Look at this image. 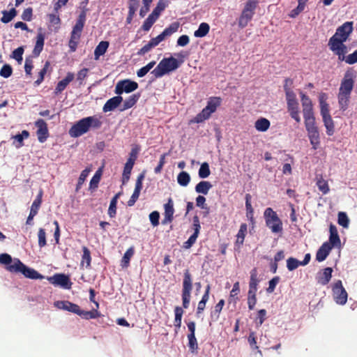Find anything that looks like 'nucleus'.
I'll return each instance as SVG.
<instances>
[{
  "mask_svg": "<svg viewBox=\"0 0 357 357\" xmlns=\"http://www.w3.org/2000/svg\"><path fill=\"white\" fill-rule=\"evenodd\" d=\"M301 98L307 136L312 149L316 150L320 145V135L315 123L312 102L310 98L304 93H301Z\"/></svg>",
  "mask_w": 357,
  "mask_h": 357,
  "instance_id": "obj_1",
  "label": "nucleus"
},
{
  "mask_svg": "<svg viewBox=\"0 0 357 357\" xmlns=\"http://www.w3.org/2000/svg\"><path fill=\"white\" fill-rule=\"evenodd\" d=\"M355 73L352 70H347L342 79L337 94L340 109L344 112L349 107L351 93L354 86Z\"/></svg>",
  "mask_w": 357,
  "mask_h": 357,
  "instance_id": "obj_2",
  "label": "nucleus"
},
{
  "mask_svg": "<svg viewBox=\"0 0 357 357\" xmlns=\"http://www.w3.org/2000/svg\"><path fill=\"white\" fill-rule=\"evenodd\" d=\"M353 22H346L339 26L335 33L329 39L328 45L333 51L341 50L345 47L344 42L347 40L354 30Z\"/></svg>",
  "mask_w": 357,
  "mask_h": 357,
  "instance_id": "obj_3",
  "label": "nucleus"
},
{
  "mask_svg": "<svg viewBox=\"0 0 357 357\" xmlns=\"http://www.w3.org/2000/svg\"><path fill=\"white\" fill-rule=\"evenodd\" d=\"M101 121L96 116L83 118L77 121L69 130L72 137H78L86 133L90 128L98 129L101 127Z\"/></svg>",
  "mask_w": 357,
  "mask_h": 357,
  "instance_id": "obj_4",
  "label": "nucleus"
},
{
  "mask_svg": "<svg viewBox=\"0 0 357 357\" xmlns=\"http://www.w3.org/2000/svg\"><path fill=\"white\" fill-rule=\"evenodd\" d=\"M182 61L179 62L173 56L163 58L158 66L151 71V74L155 78L162 77L165 75L176 70L181 66Z\"/></svg>",
  "mask_w": 357,
  "mask_h": 357,
  "instance_id": "obj_5",
  "label": "nucleus"
},
{
  "mask_svg": "<svg viewBox=\"0 0 357 357\" xmlns=\"http://www.w3.org/2000/svg\"><path fill=\"white\" fill-rule=\"evenodd\" d=\"M222 99L220 97H211L206 106L191 121L193 123H202L210 118L211 115L214 113L217 108L221 105Z\"/></svg>",
  "mask_w": 357,
  "mask_h": 357,
  "instance_id": "obj_6",
  "label": "nucleus"
},
{
  "mask_svg": "<svg viewBox=\"0 0 357 357\" xmlns=\"http://www.w3.org/2000/svg\"><path fill=\"white\" fill-rule=\"evenodd\" d=\"M10 273H21L25 278L32 280H42L44 276L33 268L24 265L19 259H14L13 266L8 268Z\"/></svg>",
  "mask_w": 357,
  "mask_h": 357,
  "instance_id": "obj_7",
  "label": "nucleus"
},
{
  "mask_svg": "<svg viewBox=\"0 0 357 357\" xmlns=\"http://www.w3.org/2000/svg\"><path fill=\"white\" fill-rule=\"evenodd\" d=\"M266 225L272 233H281L283 229L282 222L278 217L277 213L272 208H266L264 212Z\"/></svg>",
  "mask_w": 357,
  "mask_h": 357,
  "instance_id": "obj_8",
  "label": "nucleus"
},
{
  "mask_svg": "<svg viewBox=\"0 0 357 357\" xmlns=\"http://www.w3.org/2000/svg\"><path fill=\"white\" fill-rule=\"evenodd\" d=\"M326 94L323 93L320 96L319 102L321 107V115L323 119L324 126L326 128V133L328 136H331L335 132L334 122L330 114L328 104L324 100Z\"/></svg>",
  "mask_w": 357,
  "mask_h": 357,
  "instance_id": "obj_9",
  "label": "nucleus"
},
{
  "mask_svg": "<svg viewBox=\"0 0 357 357\" xmlns=\"http://www.w3.org/2000/svg\"><path fill=\"white\" fill-rule=\"evenodd\" d=\"M257 3V0H248L245 3V7L238 20V25L241 29L247 26L248 23L252 20Z\"/></svg>",
  "mask_w": 357,
  "mask_h": 357,
  "instance_id": "obj_10",
  "label": "nucleus"
},
{
  "mask_svg": "<svg viewBox=\"0 0 357 357\" xmlns=\"http://www.w3.org/2000/svg\"><path fill=\"white\" fill-rule=\"evenodd\" d=\"M192 290V275L188 269L184 271L182 284V301L183 307L185 309L188 308L191 298V291Z\"/></svg>",
  "mask_w": 357,
  "mask_h": 357,
  "instance_id": "obj_11",
  "label": "nucleus"
},
{
  "mask_svg": "<svg viewBox=\"0 0 357 357\" xmlns=\"http://www.w3.org/2000/svg\"><path fill=\"white\" fill-rule=\"evenodd\" d=\"M332 291L333 298L337 304L343 305L347 303L348 294L340 280L333 284Z\"/></svg>",
  "mask_w": 357,
  "mask_h": 357,
  "instance_id": "obj_12",
  "label": "nucleus"
},
{
  "mask_svg": "<svg viewBox=\"0 0 357 357\" xmlns=\"http://www.w3.org/2000/svg\"><path fill=\"white\" fill-rule=\"evenodd\" d=\"M180 26L178 22L172 23L168 27L165 28L164 31L155 38H151L149 43L153 47H156L160 42L164 40L166 37L170 36L174 33L176 32Z\"/></svg>",
  "mask_w": 357,
  "mask_h": 357,
  "instance_id": "obj_13",
  "label": "nucleus"
},
{
  "mask_svg": "<svg viewBox=\"0 0 357 357\" xmlns=\"http://www.w3.org/2000/svg\"><path fill=\"white\" fill-rule=\"evenodd\" d=\"M86 13L82 11L78 16V18L76 21L75 26L73 28L70 42H76L79 43V40L81 37V33L82 32L83 28L84 26V24L86 22Z\"/></svg>",
  "mask_w": 357,
  "mask_h": 357,
  "instance_id": "obj_14",
  "label": "nucleus"
},
{
  "mask_svg": "<svg viewBox=\"0 0 357 357\" xmlns=\"http://www.w3.org/2000/svg\"><path fill=\"white\" fill-rule=\"evenodd\" d=\"M86 13L82 11L78 16V18L76 21L75 26L73 28L70 42H76L79 43V40L81 37V33L82 32L83 28L84 26V24L86 22Z\"/></svg>",
  "mask_w": 357,
  "mask_h": 357,
  "instance_id": "obj_15",
  "label": "nucleus"
},
{
  "mask_svg": "<svg viewBox=\"0 0 357 357\" xmlns=\"http://www.w3.org/2000/svg\"><path fill=\"white\" fill-rule=\"evenodd\" d=\"M138 88V84L130 79H124L119 81L115 88V93L118 95L122 94L123 92L131 93Z\"/></svg>",
  "mask_w": 357,
  "mask_h": 357,
  "instance_id": "obj_16",
  "label": "nucleus"
},
{
  "mask_svg": "<svg viewBox=\"0 0 357 357\" xmlns=\"http://www.w3.org/2000/svg\"><path fill=\"white\" fill-rule=\"evenodd\" d=\"M48 280L54 285L60 286L64 289H70L72 282L68 275L63 273H56L48 278Z\"/></svg>",
  "mask_w": 357,
  "mask_h": 357,
  "instance_id": "obj_17",
  "label": "nucleus"
},
{
  "mask_svg": "<svg viewBox=\"0 0 357 357\" xmlns=\"http://www.w3.org/2000/svg\"><path fill=\"white\" fill-rule=\"evenodd\" d=\"M333 52L337 55L338 59L340 61H344L350 65L357 63V50L353 53L345 56L347 52V47L345 45V47L342 48L341 50H335L333 51Z\"/></svg>",
  "mask_w": 357,
  "mask_h": 357,
  "instance_id": "obj_18",
  "label": "nucleus"
},
{
  "mask_svg": "<svg viewBox=\"0 0 357 357\" xmlns=\"http://www.w3.org/2000/svg\"><path fill=\"white\" fill-rule=\"evenodd\" d=\"M35 126L37 128L36 135L38 141L41 143L45 142L49 137V132L46 122L43 119H39L36 121Z\"/></svg>",
  "mask_w": 357,
  "mask_h": 357,
  "instance_id": "obj_19",
  "label": "nucleus"
},
{
  "mask_svg": "<svg viewBox=\"0 0 357 357\" xmlns=\"http://www.w3.org/2000/svg\"><path fill=\"white\" fill-rule=\"evenodd\" d=\"M144 178V174L142 173L140 174L137 178L136 183H135V187L134 192L130 197V199L128 201V206H132L137 200L138 199L141 190L142 189V181Z\"/></svg>",
  "mask_w": 357,
  "mask_h": 357,
  "instance_id": "obj_20",
  "label": "nucleus"
},
{
  "mask_svg": "<svg viewBox=\"0 0 357 357\" xmlns=\"http://www.w3.org/2000/svg\"><path fill=\"white\" fill-rule=\"evenodd\" d=\"M333 269L327 267L319 271L316 276L317 283L321 285H326L331 280L332 277Z\"/></svg>",
  "mask_w": 357,
  "mask_h": 357,
  "instance_id": "obj_21",
  "label": "nucleus"
},
{
  "mask_svg": "<svg viewBox=\"0 0 357 357\" xmlns=\"http://www.w3.org/2000/svg\"><path fill=\"white\" fill-rule=\"evenodd\" d=\"M75 78V75L73 73L68 72L64 79L59 81L54 89V94L58 95L61 93L63 91L66 89L67 86Z\"/></svg>",
  "mask_w": 357,
  "mask_h": 357,
  "instance_id": "obj_22",
  "label": "nucleus"
},
{
  "mask_svg": "<svg viewBox=\"0 0 357 357\" xmlns=\"http://www.w3.org/2000/svg\"><path fill=\"white\" fill-rule=\"evenodd\" d=\"M164 209H165V218L162 221L163 224L167 223V222H172L174 219V203L171 198L169 199L168 202L164 205Z\"/></svg>",
  "mask_w": 357,
  "mask_h": 357,
  "instance_id": "obj_23",
  "label": "nucleus"
},
{
  "mask_svg": "<svg viewBox=\"0 0 357 357\" xmlns=\"http://www.w3.org/2000/svg\"><path fill=\"white\" fill-rule=\"evenodd\" d=\"M332 248H333L330 245V243L328 242L324 243L317 252L316 260L319 262L324 261L329 255Z\"/></svg>",
  "mask_w": 357,
  "mask_h": 357,
  "instance_id": "obj_24",
  "label": "nucleus"
},
{
  "mask_svg": "<svg viewBox=\"0 0 357 357\" xmlns=\"http://www.w3.org/2000/svg\"><path fill=\"white\" fill-rule=\"evenodd\" d=\"M123 101V98L121 96H114L109 99L102 107L104 112H111L114 110Z\"/></svg>",
  "mask_w": 357,
  "mask_h": 357,
  "instance_id": "obj_25",
  "label": "nucleus"
},
{
  "mask_svg": "<svg viewBox=\"0 0 357 357\" xmlns=\"http://www.w3.org/2000/svg\"><path fill=\"white\" fill-rule=\"evenodd\" d=\"M59 309L73 312L76 314H79V306L75 303H73L68 301H58L56 304Z\"/></svg>",
  "mask_w": 357,
  "mask_h": 357,
  "instance_id": "obj_26",
  "label": "nucleus"
},
{
  "mask_svg": "<svg viewBox=\"0 0 357 357\" xmlns=\"http://www.w3.org/2000/svg\"><path fill=\"white\" fill-rule=\"evenodd\" d=\"M40 30L41 29H40V31L37 34L36 44L33 50V54L35 56H38L40 55L43 50L45 43V36L44 33L40 31Z\"/></svg>",
  "mask_w": 357,
  "mask_h": 357,
  "instance_id": "obj_27",
  "label": "nucleus"
},
{
  "mask_svg": "<svg viewBox=\"0 0 357 357\" xmlns=\"http://www.w3.org/2000/svg\"><path fill=\"white\" fill-rule=\"evenodd\" d=\"M287 110L290 116L294 119L297 123L301 122V117L299 115V104L298 102H287Z\"/></svg>",
  "mask_w": 357,
  "mask_h": 357,
  "instance_id": "obj_28",
  "label": "nucleus"
},
{
  "mask_svg": "<svg viewBox=\"0 0 357 357\" xmlns=\"http://www.w3.org/2000/svg\"><path fill=\"white\" fill-rule=\"evenodd\" d=\"M330 236H329V242L330 245L333 247H336L340 244V238L337 232V227L331 224L329 227Z\"/></svg>",
  "mask_w": 357,
  "mask_h": 357,
  "instance_id": "obj_29",
  "label": "nucleus"
},
{
  "mask_svg": "<svg viewBox=\"0 0 357 357\" xmlns=\"http://www.w3.org/2000/svg\"><path fill=\"white\" fill-rule=\"evenodd\" d=\"M211 287L208 284L206 287L205 292L202 296L201 301L198 303V306L197 309V314L202 313L206 307V304L209 299V294H210Z\"/></svg>",
  "mask_w": 357,
  "mask_h": 357,
  "instance_id": "obj_30",
  "label": "nucleus"
},
{
  "mask_svg": "<svg viewBox=\"0 0 357 357\" xmlns=\"http://www.w3.org/2000/svg\"><path fill=\"white\" fill-rule=\"evenodd\" d=\"M316 185L319 190L324 194L326 195L330 191V188L328 181L323 178L322 175H317L316 176Z\"/></svg>",
  "mask_w": 357,
  "mask_h": 357,
  "instance_id": "obj_31",
  "label": "nucleus"
},
{
  "mask_svg": "<svg viewBox=\"0 0 357 357\" xmlns=\"http://www.w3.org/2000/svg\"><path fill=\"white\" fill-rule=\"evenodd\" d=\"M109 42L107 41H101L99 43L94 50L95 60H98L100 56L105 54L109 47Z\"/></svg>",
  "mask_w": 357,
  "mask_h": 357,
  "instance_id": "obj_32",
  "label": "nucleus"
},
{
  "mask_svg": "<svg viewBox=\"0 0 357 357\" xmlns=\"http://www.w3.org/2000/svg\"><path fill=\"white\" fill-rule=\"evenodd\" d=\"M212 188V184L207 181H202L198 183L195 186V191L197 193L207 195L208 191Z\"/></svg>",
  "mask_w": 357,
  "mask_h": 357,
  "instance_id": "obj_33",
  "label": "nucleus"
},
{
  "mask_svg": "<svg viewBox=\"0 0 357 357\" xmlns=\"http://www.w3.org/2000/svg\"><path fill=\"white\" fill-rule=\"evenodd\" d=\"M134 159L128 158L127 160L123 172V183L128 182L130 179V175L131 174L132 169L134 166Z\"/></svg>",
  "mask_w": 357,
  "mask_h": 357,
  "instance_id": "obj_34",
  "label": "nucleus"
},
{
  "mask_svg": "<svg viewBox=\"0 0 357 357\" xmlns=\"http://www.w3.org/2000/svg\"><path fill=\"white\" fill-rule=\"evenodd\" d=\"M82 251H83V254L82 256L80 266H85L86 268H90L91 262V252H90L89 249L86 246L82 247Z\"/></svg>",
  "mask_w": 357,
  "mask_h": 357,
  "instance_id": "obj_35",
  "label": "nucleus"
},
{
  "mask_svg": "<svg viewBox=\"0 0 357 357\" xmlns=\"http://www.w3.org/2000/svg\"><path fill=\"white\" fill-rule=\"evenodd\" d=\"M271 123L266 118H260L255 121V127L259 132H266L270 128Z\"/></svg>",
  "mask_w": 357,
  "mask_h": 357,
  "instance_id": "obj_36",
  "label": "nucleus"
},
{
  "mask_svg": "<svg viewBox=\"0 0 357 357\" xmlns=\"http://www.w3.org/2000/svg\"><path fill=\"white\" fill-rule=\"evenodd\" d=\"M134 253L135 248L133 246H131L126 250L121 261V266L122 268H128L129 266L130 259L134 255Z\"/></svg>",
  "mask_w": 357,
  "mask_h": 357,
  "instance_id": "obj_37",
  "label": "nucleus"
},
{
  "mask_svg": "<svg viewBox=\"0 0 357 357\" xmlns=\"http://www.w3.org/2000/svg\"><path fill=\"white\" fill-rule=\"evenodd\" d=\"M120 195L121 192L116 193L110 201L108 208V215L110 218H114L116 215V204Z\"/></svg>",
  "mask_w": 357,
  "mask_h": 357,
  "instance_id": "obj_38",
  "label": "nucleus"
},
{
  "mask_svg": "<svg viewBox=\"0 0 357 357\" xmlns=\"http://www.w3.org/2000/svg\"><path fill=\"white\" fill-rule=\"evenodd\" d=\"M3 16L1 18V22L4 24L10 22L17 14L15 8H11L9 11L3 10L1 12Z\"/></svg>",
  "mask_w": 357,
  "mask_h": 357,
  "instance_id": "obj_39",
  "label": "nucleus"
},
{
  "mask_svg": "<svg viewBox=\"0 0 357 357\" xmlns=\"http://www.w3.org/2000/svg\"><path fill=\"white\" fill-rule=\"evenodd\" d=\"M139 97L140 95L139 93L130 96L123 102V108L121 110L123 111L132 107L136 104Z\"/></svg>",
  "mask_w": 357,
  "mask_h": 357,
  "instance_id": "obj_40",
  "label": "nucleus"
},
{
  "mask_svg": "<svg viewBox=\"0 0 357 357\" xmlns=\"http://www.w3.org/2000/svg\"><path fill=\"white\" fill-rule=\"evenodd\" d=\"M248 226L245 223H242L240 226V229L236 235V243L237 245H242L244 242V239L247 233Z\"/></svg>",
  "mask_w": 357,
  "mask_h": 357,
  "instance_id": "obj_41",
  "label": "nucleus"
},
{
  "mask_svg": "<svg viewBox=\"0 0 357 357\" xmlns=\"http://www.w3.org/2000/svg\"><path fill=\"white\" fill-rule=\"evenodd\" d=\"M210 30V26L206 22L199 24V28L194 33V36L197 38H202L206 36Z\"/></svg>",
  "mask_w": 357,
  "mask_h": 357,
  "instance_id": "obj_42",
  "label": "nucleus"
},
{
  "mask_svg": "<svg viewBox=\"0 0 357 357\" xmlns=\"http://www.w3.org/2000/svg\"><path fill=\"white\" fill-rule=\"evenodd\" d=\"M85 319H96L100 316V312L97 310H92L91 311H84L79 308V314H77Z\"/></svg>",
  "mask_w": 357,
  "mask_h": 357,
  "instance_id": "obj_43",
  "label": "nucleus"
},
{
  "mask_svg": "<svg viewBox=\"0 0 357 357\" xmlns=\"http://www.w3.org/2000/svg\"><path fill=\"white\" fill-rule=\"evenodd\" d=\"M225 305V301L221 299L215 305L214 310L211 312V317L214 321H217L220 317V312L222 311Z\"/></svg>",
  "mask_w": 357,
  "mask_h": 357,
  "instance_id": "obj_44",
  "label": "nucleus"
},
{
  "mask_svg": "<svg viewBox=\"0 0 357 357\" xmlns=\"http://www.w3.org/2000/svg\"><path fill=\"white\" fill-rule=\"evenodd\" d=\"M178 183L181 186H187L190 181V174L186 172H181L177 176Z\"/></svg>",
  "mask_w": 357,
  "mask_h": 357,
  "instance_id": "obj_45",
  "label": "nucleus"
},
{
  "mask_svg": "<svg viewBox=\"0 0 357 357\" xmlns=\"http://www.w3.org/2000/svg\"><path fill=\"white\" fill-rule=\"evenodd\" d=\"M50 66V61H47L45 63V65H44L43 68L39 72L38 79L34 82V84L36 86L40 85L43 82L45 75L47 73V70H48Z\"/></svg>",
  "mask_w": 357,
  "mask_h": 357,
  "instance_id": "obj_46",
  "label": "nucleus"
},
{
  "mask_svg": "<svg viewBox=\"0 0 357 357\" xmlns=\"http://www.w3.org/2000/svg\"><path fill=\"white\" fill-rule=\"evenodd\" d=\"M165 8H166V4L164 2V1L159 0L155 8L153 10L151 15H153L156 19H158V17L160 15V13L165 9Z\"/></svg>",
  "mask_w": 357,
  "mask_h": 357,
  "instance_id": "obj_47",
  "label": "nucleus"
},
{
  "mask_svg": "<svg viewBox=\"0 0 357 357\" xmlns=\"http://www.w3.org/2000/svg\"><path fill=\"white\" fill-rule=\"evenodd\" d=\"M189 350L192 354H197L198 344L195 335H188Z\"/></svg>",
  "mask_w": 357,
  "mask_h": 357,
  "instance_id": "obj_48",
  "label": "nucleus"
},
{
  "mask_svg": "<svg viewBox=\"0 0 357 357\" xmlns=\"http://www.w3.org/2000/svg\"><path fill=\"white\" fill-rule=\"evenodd\" d=\"M300 266H301V261L294 257H291L287 259V268L289 271H294Z\"/></svg>",
  "mask_w": 357,
  "mask_h": 357,
  "instance_id": "obj_49",
  "label": "nucleus"
},
{
  "mask_svg": "<svg viewBox=\"0 0 357 357\" xmlns=\"http://www.w3.org/2000/svg\"><path fill=\"white\" fill-rule=\"evenodd\" d=\"M158 19L154 17L151 14L148 16V17L144 20L142 26V29L144 31H148L151 29V26L153 25V24L155 22V21Z\"/></svg>",
  "mask_w": 357,
  "mask_h": 357,
  "instance_id": "obj_50",
  "label": "nucleus"
},
{
  "mask_svg": "<svg viewBox=\"0 0 357 357\" xmlns=\"http://www.w3.org/2000/svg\"><path fill=\"white\" fill-rule=\"evenodd\" d=\"M245 199V208H246V211H247V216L250 217L251 220H252L254 210L251 205L252 197L250 194H246Z\"/></svg>",
  "mask_w": 357,
  "mask_h": 357,
  "instance_id": "obj_51",
  "label": "nucleus"
},
{
  "mask_svg": "<svg viewBox=\"0 0 357 357\" xmlns=\"http://www.w3.org/2000/svg\"><path fill=\"white\" fill-rule=\"evenodd\" d=\"M13 261L11 256L7 253L0 255V264L6 265V270L9 266H13Z\"/></svg>",
  "mask_w": 357,
  "mask_h": 357,
  "instance_id": "obj_52",
  "label": "nucleus"
},
{
  "mask_svg": "<svg viewBox=\"0 0 357 357\" xmlns=\"http://www.w3.org/2000/svg\"><path fill=\"white\" fill-rule=\"evenodd\" d=\"M211 174L209 165L207 162H204L201 165L199 169V176L202 178H207Z\"/></svg>",
  "mask_w": 357,
  "mask_h": 357,
  "instance_id": "obj_53",
  "label": "nucleus"
},
{
  "mask_svg": "<svg viewBox=\"0 0 357 357\" xmlns=\"http://www.w3.org/2000/svg\"><path fill=\"white\" fill-rule=\"evenodd\" d=\"M337 222L340 225L342 226L343 227H348L349 220L344 212H339L337 215Z\"/></svg>",
  "mask_w": 357,
  "mask_h": 357,
  "instance_id": "obj_54",
  "label": "nucleus"
},
{
  "mask_svg": "<svg viewBox=\"0 0 357 357\" xmlns=\"http://www.w3.org/2000/svg\"><path fill=\"white\" fill-rule=\"evenodd\" d=\"M259 280L257 279V272L256 268H253L250 272V280L249 282V287L257 289Z\"/></svg>",
  "mask_w": 357,
  "mask_h": 357,
  "instance_id": "obj_55",
  "label": "nucleus"
},
{
  "mask_svg": "<svg viewBox=\"0 0 357 357\" xmlns=\"http://www.w3.org/2000/svg\"><path fill=\"white\" fill-rule=\"evenodd\" d=\"M38 246L40 248H43L47 245L46 241V233L45 230L43 228H40L38 232Z\"/></svg>",
  "mask_w": 357,
  "mask_h": 357,
  "instance_id": "obj_56",
  "label": "nucleus"
},
{
  "mask_svg": "<svg viewBox=\"0 0 357 357\" xmlns=\"http://www.w3.org/2000/svg\"><path fill=\"white\" fill-rule=\"evenodd\" d=\"M90 170L88 169H84L79 177L78 182L76 185V191L78 192L79 189L82 188V184L84 183L86 177L88 176V174L89 173Z\"/></svg>",
  "mask_w": 357,
  "mask_h": 357,
  "instance_id": "obj_57",
  "label": "nucleus"
},
{
  "mask_svg": "<svg viewBox=\"0 0 357 357\" xmlns=\"http://www.w3.org/2000/svg\"><path fill=\"white\" fill-rule=\"evenodd\" d=\"M100 176H101V171L100 170L97 171L90 181V185H89L90 189H96L98 188V183L100 180Z\"/></svg>",
  "mask_w": 357,
  "mask_h": 357,
  "instance_id": "obj_58",
  "label": "nucleus"
},
{
  "mask_svg": "<svg viewBox=\"0 0 357 357\" xmlns=\"http://www.w3.org/2000/svg\"><path fill=\"white\" fill-rule=\"evenodd\" d=\"M13 68L9 64H4L0 70V76L8 78L11 76Z\"/></svg>",
  "mask_w": 357,
  "mask_h": 357,
  "instance_id": "obj_59",
  "label": "nucleus"
},
{
  "mask_svg": "<svg viewBox=\"0 0 357 357\" xmlns=\"http://www.w3.org/2000/svg\"><path fill=\"white\" fill-rule=\"evenodd\" d=\"M196 206L201 208L202 209L206 210V213H208L209 208L206 204V198L202 195H199L196 198Z\"/></svg>",
  "mask_w": 357,
  "mask_h": 357,
  "instance_id": "obj_60",
  "label": "nucleus"
},
{
  "mask_svg": "<svg viewBox=\"0 0 357 357\" xmlns=\"http://www.w3.org/2000/svg\"><path fill=\"white\" fill-rule=\"evenodd\" d=\"M23 53H24V47H19L13 52L12 56L17 62L20 63V62H22V61L23 59V58H22Z\"/></svg>",
  "mask_w": 357,
  "mask_h": 357,
  "instance_id": "obj_61",
  "label": "nucleus"
},
{
  "mask_svg": "<svg viewBox=\"0 0 357 357\" xmlns=\"http://www.w3.org/2000/svg\"><path fill=\"white\" fill-rule=\"evenodd\" d=\"M33 9L31 7L26 8L24 10L21 17L23 20L30 22L32 20Z\"/></svg>",
  "mask_w": 357,
  "mask_h": 357,
  "instance_id": "obj_62",
  "label": "nucleus"
},
{
  "mask_svg": "<svg viewBox=\"0 0 357 357\" xmlns=\"http://www.w3.org/2000/svg\"><path fill=\"white\" fill-rule=\"evenodd\" d=\"M160 213L157 211H153L149 215V220L153 227L159 225Z\"/></svg>",
  "mask_w": 357,
  "mask_h": 357,
  "instance_id": "obj_63",
  "label": "nucleus"
},
{
  "mask_svg": "<svg viewBox=\"0 0 357 357\" xmlns=\"http://www.w3.org/2000/svg\"><path fill=\"white\" fill-rule=\"evenodd\" d=\"M197 237H198V235H197L195 234H192L189 237L188 241H186L185 242L183 243V248L185 249L190 248L193 245V244L196 242Z\"/></svg>",
  "mask_w": 357,
  "mask_h": 357,
  "instance_id": "obj_64",
  "label": "nucleus"
}]
</instances>
